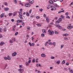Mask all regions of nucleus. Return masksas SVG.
<instances>
[{"mask_svg":"<svg viewBox=\"0 0 73 73\" xmlns=\"http://www.w3.org/2000/svg\"><path fill=\"white\" fill-rule=\"evenodd\" d=\"M19 17L21 19V20H24V18L23 17V14L22 13L20 12L19 14Z\"/></svg>","mask_w":73,"mask_h":73,"instance_id":"nucleus-1","label":"nucleus"},{"mask_svg":"<svg viewBox=\"0 0 73 73\" xmlns=\"http://www.w3.org/2000/svg\"><path fill=\"white\" fill-rule=\"evenodd\" d=\"M48 32L49 33V34L50 35H53V34L54 33L53 31H51L50 30H48Z\"/></svg>","mask_w":73,"mask_h":73,"instance_id":"nucleus-2","label":"nucleus"},{"mask_svg":"<svg viewBox=\"0 0 73 73\" xmlns=\"http://www.w3.org/2000/svg\"><path fill=\"white\" fill-rule=\"evenodd\" d=\"M51 11H56V8L54 6H52L51 9Z\"/></svg>","mask_w":73,"mask_h":73,"instance_id":"nucleus-3","label":"nucleus"},{"mask_svg":"<svg viewBox=\"0 0 73 73\" xmlns=\"http://www.w3.org/2000/svg\"><path fill=\"white\" fill-rule=\"evenodd\" d=\"M25 7H31V4L30 3H27L25 5Z\"/></svg>","mask_w":73,"mask_h":73,"instance_id":"nucleus-4","label":"nucleus"},{"mask_svg":"<svg viewBox=\"0 0 73 73\" xmlns=\"http://www.w3.org/2000/svg\"><path fill=\"white\" fill-rule=\"evenodd\" d=\"M5 15V14L4 13H2L1 15H0V17H1V18H3Z\"/></svg>","mask_w":73,"mask_h":73,"instance_id":"nucleus-5","label":"nucleus"},{"mask_svg":"<svg viewBox=\"0 0 73 73\" xmlns=\"http://www.w3.org/2000/svg\"><path fill=\"white\" fill-rule=\"evenodd\" d=\"M29 1L30 4H33L34 3L33 0H29Z\"/></svg>","mask_w":73,"mask_h":73,"instance_id":"nucleus-6","label":"nucleus"},{"mask_svg":"<svg viewBox=\"0 0 73 73\" xmlns=\"http://www.w3.org/2000/svg\"><path fill=\"white\" fill-rule=\"evenodd\" d=\"M23 21L22 20H18L17 21V23H22Z\"/></svg>","mask_w":73,"mask_h":73,"instance_id":"nucleus-7","label":"nucleus"},{"mask_svg":"<svg viewBox=\"0 0 73 73\" xmlns=\"http://www.w3.org/2000/svg\"><path fill=\"white\" fill-rule=\"evenodd\" d=\"M17 55V52H15L13 53L12 54V55L13 56H16Z\"/></svg>","mask_w":73,"mask_h":73,"instance_id":"nucleus-8","label":"nucleus"},{"mask_svg":"<svg viewBox=\"0 0 73 73\" xmlns=\"http://www.w3.org/2000/svg\"><path fill=\"white\" fill-rule=\"evenodd\" d=\"M18 71L20 72V71H21V72H24V68L22 69V68H20L18 70Z\"/></svg>","mask_w":73,"mask_h":73,"instance_id":"nucleus-9","label":"nucleus"},{"mask_svg":"<svg viewBox=\"0 0 73 73\" xmlns=\"http://www.w3.org/2000/svg\"><path fill=\"white\" fill-rule=\"evenodd\" d=\"M73 26H68L67 27L68 29H71V28H73Z\"/></svg>","mask_w":73,"mask_h":73,"instance_id":"nucleus-10","label":"nucleus"},{"mask_svg":"<svg viewBox=\"0 0 73 73\" xmlns=\"http://www.w3.org/2000/svg\"><path fill=\"white\" fill-rule=\"evenodd\" d=\"M54 5L55 7H57V8H59V6L58 5H57L56 4H54Z\"/></svg>","mask_w":73,"mask_h":73,"instance_id":"nucleus-11","label":"nucleus"},{"mask_svg":"<svg viewBox=\"0 0 73 73\" xmlns=\"http://www.w3.org/2000/svg\"><path fill=\"white\" fill-rule=\"evenodd\" d=\"M42 32L43 33H46V32L45 29H42Z\"/></svg>","mask_w":73,"mask_h":73,"instance_id":"nucleus-12","label":"nucleus"},{"mask_svg":"<svg viewBox=\"0 0 73 73\" xmlns=\"http://www.w3.org/2000/svg\"><path fill=\"white\" fill-rule=\"evenodd\" d=\"M7 59L8 60H11V57L9 55L7 56Z\"/></svg>","mask_w":73,"mask_h":73,"instance_id":"nucleus-13","label":"nucleus"},{"mask_svg":"<svg viewBox=\"0 0 73 73\" xmlns=\"http://www.w3.org/2000/svg\"><path fill=\"white\" fill-rule=\"evenodd\" d=\"M41 56L42 57H45L46 56V55H45V54L43 53H42L41 54Z\"/></svg>","mask_w":73,"mask_h":73,"instance_id":"nucleus-14","label":"nucleus"},{"mask_svg":"<svg viewBox=\"0 0 73 73\" xmlns=\"http://www.w3.org/2000/svg\"><path fill=\"white\" fill-rule=\"evenodd\" d=\"M3 44H4V42L2 41L0 43V45H1V46H3Z\"/></svg>","mask_w":73,"mask_h":73,"instance_id":"nucleus-15","label":"nucleus"},{"mask_svg":"<svg viewBox=\"0 0 73 73\" xmlns=\"http://www.w3.org/2000/svg\"><path fill=\"white\" fill-rule=\"evenodd\" d=\"M4 10L5 11H8L9 10V8H6L4 9Z\"/></svg>","mask_w":73,"mask_h":73,"instance_id":"nucleus-16","label":"nucleus"},{"mask_svg":"<svg viewBox=\"0 0 73 73\" xmlns=\"http://www.w3.org/2000/svg\"><path fill=\"white\" fill-rule=\"evenodd\" d=\"M11 40H12L13 41V40L14 42H15V41H16V39L15 38H11Z\"/></svg>","mask_w":73,"mask_h":73,"instance_id":"nucleus-17","label":"nucleus"},{"mask_svg":"<svg viewBox=\"0 0 73 73\" xmlns=\"http://www.w3.org/2000/svg\"><path fill=\"white\" fill-rule=\"evenodd\" d=\"M46 21H47V23H49V19H48V17H46Z\"/></svg>","mask_w":73,"mask_h":73,"instance_id":"nucleus-18","label":"nucleus"},{"mask_svg":"<svg viewBox=\"0 0 73 73\" xmlns=\"http://www.w3.org/2000/svg\"><path fill=\"white\" fill-rule=\"evenodd\" d=\"M9 42L11 44H12V43H13V41L12 39L11 40H10Z\"/></svg>","mask_w":73,"mask_h":73,"instance_id":"nucleus-19","label":"nucleus"},{"mask_svg":"<svg viewBox=\"0 0 73 73\" xmlns=\"http://www.w3.org/2000/svg\"><path fill=\"white\" fill-rule=\"evenodd\" d=\"M16 13H17V11L13 13V16H15V15H16Z\"/></svg>","mask_w":73,"mask_h":73,"instance_id":"nucleus-20","label":"nucleus"},{"mask_svg":"<svg viewBox=\"0 0 73 73\" xmlns=\"http://www.w3.org/2000/svg\"><path fill=\"white\" fill-rule=\"evenodd\" d=\"M26 15L27 16H29V13L28 12H26Z\"/></svg>","mask_w":73,"mask_h":73,"instance_id":"nucleus-21","label":"nucleus"},{"mask_svg":"<svg viewBox=\"0 0 73 73\" xmlns=\"http://www.w3.org/2000/svg\"><path fill=\"white\" fill-rule=\"evenodd\" d=\"M61 12H64V10H63L62 11H59L58 12V13H60Z\"/></svg>","mask_w":73,"mask_h":73,"instance_id":"nucleus-22","label":"nucleus"},{"mask_svg":"<svg viewBox=\"0 0 73 73\" xmlns=\"http://www.w3.org/2000/svg\"><path fill=\"white\" fill-rule=\"evenodd\" d=\"M25 64L26 66H29V63H28V62H25Z\"/></svg>","mask_w":73,"mask_h":73,"instance_id":"nucleus-23","label":"nucleus"},{"mask_svg":"<svg viewBox=\"0 0 73 73\" xmlns=\"http://www.w3.org/2000/svg\"><path fill=\"white\" fill-rule=\"evenodd\" d=\"M3 4H4L5 5L7 6L8 5V3L7 2H4L3 3Z\"/></svg>","mask_w":73,"mask_h":73,"instance_id":"nucleus-24","label":"nucleus"},{"mask_svg":"<svg viewBox=\"0 0 73 73\" xmlns=\"http://www.w3.org/2000/svg\"><path fill=\"white\" fill-rule=\"evenodd\" d=\"M60 21H57L56 22H55V24H59V23H60Z\"/></svg>","mask_w":73,"mask_h":73,"instance_id":"nucleus-25","label":"nucleus"},{"mask_svg":"<svg viewBox=\"0 0 73 73\" xmlns=\"http://www.w3.org/2000/svg\"><path fill=\"white\" fill-rule=\"evenodd\" d=\"M50 4H52L53 3V1L52 0H50L49 1Z\"/></svg>","mask_w":73,"mask_h":73,"instance_id":"nucleus-26","label":"nucleus"},{"mask_svg":"<svg viewBox=\"0 0 73 73\" xmlns=\"http://www.w3.org/2000/svg\"><path fill=\"white\" fill-rule=\"evenodd\" d=\"M56 63H57V64H58V65L60 64V61L58 60V61H57L56 62Z\"/></svg>","mask_w":73,"mask_h":73,"instance_id":"nucleus-27","label":"nucleus"},{"mask_svg":"<svg viewBox=\"0 0 73 73\" xmlns=\"http://www.w3.org/2000/svg\"><path fill=\"white\" fill-rule=\"evenodd\" d=\"M27 29L28 30H29L31 29V27L29 26H28L27 27Z\"/></svg>","mask_w":73,"mask_h":73,"instance_id":"nucleus-28","label":"nucleus"},{"mask_svg":"<svg viewBox=\"0 0 73 73\" xmlns=\"http://www.w3.org/2000/svg\"><path fill=\"white\" fill-rule=\"evenodd\" d=\"M68 34H64V36H66V37H67V36H68Z\"/></svg>","mask_w":73,"mask_h":73,"instance_id":"nucleus-29","label":"nucleus"},{"mask_svg":"<svg viewBox=\"0 0 73 73\" xmlns=\"http://www.w3.org/2000/svg\"><path fill=\"white\" fill-rule=\"evenodd\" d=\"M13 32L15 31V27H13Z\"/></svg>","mask_w":73,"mask_h":73,"instance_id":"nucleus-30","label":"nucleus"},{"mask_svg":"<svg viewBox=\"0 0 73 73\" xmlns=\"http://www.w3.org/2000/svg\"><path fill=\"white\" fill-rule=\"evenodd\" d=\"M32 62L33 63H34V62H35V58H33L32 60Z\"/></svg>","mask_w":73,"mask_h":73,"instance_id":"nucleus-31","label":"nucleus"},{"mask_svg":"<svg viewBox=\"0 0 73 73\" xmlns=\"http://www.w3.org/2000/svg\"><path fill=\"white\" fill-rule=\"evenodd\" d=\"M41 37H44L45 36V35L44 34H41Z\"/></svg>","mask_w":73,"mask_h":73,"instance_id":"nucleus-32","label":"nucleus"},{"mask_svg":"<svg viewBox=\"0 0 73 73\" xmlns=\"http://www.w3.org/2000/svg\"><path fill=\"white\" fill-rule=\"evenodd\" d=\"M19 33L18 32H16L15 34V36H16L17 35H18V34Z\"/></svg>","mask_w":73,"mask_h":73,"instance_id":"nucleus-33","label":"nucleus"},{"mask_svg":"<svg viewBox=\"0 0 73 73\" xmlns=\"http://www.w3.org/2000/svg\"><path fill=\"white\" fill-rule=\"evenodd\" d=\"M52 44L53 45H54V46H56V42H53Z\"/></svg>","mask_w":73,"mask_h":73,"instance_id":"nucleus-34","label":"nucleus"},{"mask_svg":"<svg viewBox=\"0 0 73 73\" xmlns=\"http://www.w3.org/2000/svg\"><path fill=\"white\" fill-rule=\"evenodd\" d=\"M55 33L56 35H58V32L56 31H55Z\"/></svg>","mask_w":73,"mask_h":73,"instance_id":"nucleus-35","label":"nucleus"},{"mask_svg":"<svg viewBox=\"0 0 73 73\" xmlns=\"http://www.w3.org/2000/svg\"><path fill=\"white\" fill-rule=\"evenodd\" d=\"M66 19H70V17L69 16L67 15L66 17Z\"/></svg>","mask_w":73,"mask_h":73,"instance_id":"nucleus-36","label":"nucleus"},{"mask_svg":"<svg viewBox=\"0 0 73 73\" xmlns=\"http://www.w3.org/2000/svg\"><path fill=\"white\" fill-rule=\"evenodd\" d=\"M37 26H38V27H41V25L38 23L37 24Z\"/></svg>","mask_w":73,"mask_h":73,"instance_id":"nucleus-37","label":"nucleus"},{"mask_svg":"<svg viewBox=\"0 0 73 73\" xmlns=\"http://www.w3.org/2000/svg\"><path fill=\"white\" fill-rule=\"evenodd\" d=\"M48 7L49 8H52V6H51V5H48Z\"/></svg>","mask_w":73,"mask_h":73,"instance_id":"nucleus-38","label":"nucleus"},{"mask_svg":"<svg viewBox=\"0 0 73 73\" xmlns=\"http://www.w3.org/2000/svg\"><path fill=\"white\" fill-rule=\"evenodd\" d=\"M22 25L23 26H24V25H25V23H24V22H22Z\"/></svg>","mask_w":73,"mask_h":73,"instance_id":"nucleus-39","label":"nucleus"},{"mask_svg":"<svg viewBox=\"0 0 73 73\" xmlns=\"http://www.w3.org/2000/svg\"><path fill=\"white\" fill-rule=\"evenodd\" d=\"M64 40H68V37H64Z\"/></svg>","mask_w":73,"mask_h":73,"instance_id":"nucleus-40","label":"nucleus"},{"mask_svg":"<svg viewBox=\"0 0 73 73\" xmlns=\"http://www.w3.org/2000/svg\"><path fill=\"white\" fill-rule=\"evenodd\" d=\"M32 9H31L29 11V13L30 14H31V12H32Z\"/></svg>","mask_w":73,"mask_h":73,"instance_id":"nucleus-41","label":"nucleus"},{"mask_svg":"<svg viewBox=\"0 0 73 73\" xmlns=\"http://www.w3.org/2000/svg\"><path fill=\"white\" fill-rule=\"evenodd\" d=\"M14 2H15V3L16 4L17 3V1L16 0H13Z\"/></svg>","mask_w":73,"mask_h":73,"instance_id":"nucleus-42","label":"nucleus"},{"mask_svg":"<svg viewBox=\"0 0 73 73\" xmlns=\"http://www.w3.org/2000/svg\"><path fill=\"white\" fill-rule=\"evenodd\" d=\"M40 17H39L38 16H36V19H40Z\"/></svg>","mask_w":73,"mask_h":73,"instance_id":"nucleus-43","label":"nucleus"},{"mask_svg":"<svg viewBox=\"0 0 73 73\" xmlns=\"http://www.w3.org/2000/svg\"><path fill=\"white\" fill-rule=\"evenodd\" d=\"M70 72L71 73H73V70H70Z\"/></svg>","mask_w":73,"mask_h":73,"instance_id":"nucleus-44","label":"nucleus"},{"mask_svg":"<svg viewBox=\"0 0 73 73\" xmlns=\"http://www.w3.org/2000/svg\"><path fill=\"white\" fill-rule=\"evenodd\" d=\"M61 17L62 19H64V16H63V15H61Z\"/></svg>","mask_w":73,"mask_h":73,"instance_id":"nucleus-45","label":"nucleus"},{"mask_svg":"<svg viewBox=\"0 0 73 73\" xmlns=\"http://www.w3.org/2000/svg\"><path fill=\"white\" fill-rule=\"evenodd\" d=\"M35 43H32L31 44V45L32 46H35Z\"/></svg>","mask_w":73,"mask_h":73,"instance_id":"nucleus-46","label":"nucleus"},{"mask_svg":"<svg viewBox=\"0 0 73 73\" xmlns=\"http://www.w3.org/2000/svg\"><path fill=\"white\" fill-rule=\"evenodd\" d=\"M42 10H43V9H42V8L39 9V11L40 12H42Z\"/></svg>","mask_w":73,"mask_h":73,"instance_id":"nucleus-47","label":"nucleus"},{"mask_svg":"<svg viewBox=\"0 0 73 73\" xmlns=\"http://www.w3.org/2000/svg\"><path fill=\"white\" fill-rule=\"evenodd\" d=\"M12 14H13L12 13H10L9 14V16H11V15H12Z\"/></svg>","mask_w":73,"mask_h":73,"instance_id":"nucleus-48","label":"nucleus"},{"mask_svg":"<svg viewBox=\"0 0 73 73\" xmlns=\"http://www.w3.org/2000/svg\"><path fill=\"white\" fill-rule=\"evenodd\" d=\"M29 44L30 46H32V44H31V42H29Z\"/></svg>","mask_w":73,"mask_h":73,"instance_id":"nucleus-49","label":"nucleus"},{"mask_svg":"<svg viewBox=\"0 0 73 73\" xmlns=\"http://www.w3.org/2000/svg\"><path fill=\"white\" fill-rule=\"evenodd\" d=\"M64 45H61V49H62V48H63V47H64Z\"/></svg>","mask_w":73,"mask_h":73,"instance_id":"nucleus-50","label":"nucleus"},{"mask_svg":"<svg viewBox=\"0 0 73 73\" xmlns=\"http://www.w3.org/2000/svg\"><path fill=\"white\" fill-rule=\"evenodd\" d=\"M43 16L44 17H46V15H45V14H44Z\"/></svg>","mask_w":73,"mask_h":73,"instance_id":"nucleus-51","label":"nucleus"},{"mask_svg":"<svg viewBox=\"0 0 73 73\" xmlns=\"http://www.w3.org/2000/svg\"><path fill=\"white\" fill-rule=\"evenodd\" d=\"M4 59L5 60H7V57H6V56H5L4 57Z\"/></svg>","mask_w":73,"mask_h":73,"instance_id":"nucleus-52","label":"nucleus"},{"mask_svg":"<svg viewBox=\"0 0 73 73\" xmlns=\"http://www.w3.org/2000/svg\"><path fill=\"white\" fill-rule=\"evenodd\" d=\"M49 45H53V44L51 42H50L48 43Z\"/></svg>","mask_w":73,"mask_h":73,"instance_id":"nucleus-53","label":"nucleus"},{"mask_svg":"<svg viewBox=\"0 0 73 73\" xmlns=\"http://www.w3.org/2000/svg\"><path fill=\"white\" fill-rule=\"evenodd\" d=\"M20 12H22V11H23L22 9V8L20 9Z\"/></svg>","mask_w":73,"mask_h":73,"instance_id":"nucleus-54","label":"nucleus"},{"mask_svg":"<svg viewBox=\"0 0 73 73\" xmlns=\"http://www.w3.org/2000/svg\"><path fill=\"white\" fill-rule=\"evenodd\" d=\"M58 21H59V22H60V21H61V19L59 18L58 19Z\"/></svg>","mask_w":73,"mask_h":73,"instance_id":"nucleus-55","label":"nucleus"},{"mask_svg":"<svg viewBox=\"0 0 73 73\" xmlns=\"http://www.w3.org/2000/svg\"><path fill=\"white\" fill-rule=\"evenodd\" d=\"M4 32H5L7 31V29H6V28H5V29H4V30H3Z\"/></svg>","mask_w":73,"mask_h":73,"instance_id":"nucleus-56","label":"nucleus"},{"mask_svg":"<svg viewBox=\"0 0 73 73\" xmlns=\"http://www.w3.org/2000/svg\"><path fill=\"white\" fill-rule=\"evenodd\" d=\"M31 60H29L28 61V63H29V64L31 63Z\"/></svg>","mask_w":73,"mask_h":73,"instance_id":"nucleus-57","label":"nucleus"},{"mask_svg":"<svg viewBox=\"0 0 73 73\" xmlns=\"http://www.w3.org/2000/svg\"><path fill=\"white\" fill-rule=\"evenodd\" d=\"M54 58H55V57L53 56H51V59H54Z\"/></svg>","mask_w":73,"mask_h":73,"instance_id":"nucleus-58","label":"nucleus"},{"mask_svg":"<svg viewBox=\"0 0 73 73\" xmlns=\"http://www.w3.org/2000/svg\"><path fill=\"white\" fill-rule=\"evenodd\" d=\"M35 17V16L34 15H32L30 17V18H33V17Z\"/></svg>","mask_w":73,"mask_h":73,"instance_id":"nucleus-59","label":"nucleus"},{"mask_svg":"<svg viewBox=\"0 0 73 73\" xmlns=\"http://www.w3.org/2000/svg\"><path fill=\"white\" fill-rule=\"evenodd\" d=\"M64 64V60H63V61L62 62V64Z\"/></svg>","mask_w":73,"mask_h":73,"instance_id":"nucleus-60","label":"nucleus"},{"mask_svg":"<svg viewBox=\"0 0 73 73\" xmlns=\"http://www.w3.org/2000/svg\"><path fill=\"white\" fill-rule=\"evenodd\" d=\"M9 23H7L5 24V26H7V25H9Z\"/></svg>","mask_w":73,"mask_h":73,"instance_id":"nucleus-61","label":"nucleus"},{"mask_svg":"<svg viewBox=\"0 0 73 73\" xmlns=\"http://www.w3.org/2000/svg\"><path fill=\"white\" fill-rule=\"evenodd\" d=\"M2 31H3V29L1 28H0V32H2Z\"/></svg>","mask_w":73,"mask_h":73,"instance_id":"nucleus-62","label":"nucleus"},{"mask_svg":"<svg viewBox=\"0 0 73 73\" xmlns=\"http://www.w3.org/2000/svg\"><path fill=\"white\" fill-rule=\"evenodd\" d=\"M3 37V36L1 34H0V38H2Z\"/></svg>","mask_w":73,"mask_h":73,"instance_id":"nucleus-63","label":"nucleus"},{"mask_svg":"<svg viewBox=\"0 0 73 73\" xmlns=\"http://www.w3.org/2000/svg\"><path fill=\"white\" fill-rule=\"evenodd\" d=\"M65 15L66 16H68V13H66Z\"/></svg>","mask_w":73,"mask_h":73,"instance_id":"nucleus-64","label":"nucleus"}]
</instances>
